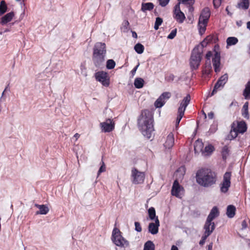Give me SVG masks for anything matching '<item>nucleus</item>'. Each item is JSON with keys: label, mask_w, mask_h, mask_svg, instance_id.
<instances>
[{"label": "nucleus", "mask_w": 250, "mask_h": 250, "mask_svg": "<svg viewBox=\"0 0 250 250\" xmlns=\"http://www.w3.org/2000/svg\"><path fill=\"white\" fill-rule=\"evenodd\" d=\"M231 173L227 172L225 173L223 177V181L221 184V190L222 192H226L230 186Z\"/></svg>", "instance_id": "ddd939ff"}, {"label": "nucleus", "mask_w": 250, "mask_h": 250, "mask_svg": "<svg viewBox=\"0 0 250 250\" xmlns=\"http://www.w3.org/2000/svg\"><path fill=\"white\" fill-rule=\"evenodd\" d=\"M174 76L173 75H170L167 78V80L169 81H173L174 80Z\"/></svg>", "instance_id": "4d7b16f0"}, {"label": "nucleus", "mask_w": 250, "mask_h": 250, "mask_svg": "<svg viewBox=\"0 0 250 250\" xmlns=\"http://www.w3.org/2000/svg\"><path fill=\"white\" fill-rule=\"evenodd\" d=\"M228 151L229 150L227 146H225L223 147L222 153L224 159H226L227 155L228 154Z\"/></svg>", "instance_id": "49530a36"}, {"label": "nucleus", "mask_w": 250, "mask_h": 250, "mask_svg": "<svg viewBox=\"0 0 250 250\" xmlns=\"http://www.w3.org/2000/svg\"><path fill=\"white\" fill-rule=\"evenodd\" d=\"M203 144L201 141L197 140L194 144V150L195 152L203 151Z\"/></svg>", "instance_id": "2f4dec72"}, {"label": "nucleus", "mask_w": 250, "mask_h": 250, "mask_svg": "<svg viewBox=\"0 0 250 250\" xmlns=\"http://www.w3.org/2000/svg\"><path fill=\"white\" fill-rule=\"evenodd\" d=\"M134 49L138 54H142L144 51V47L142 44L138 43L135 45Z\"/></svg>", "instance_id": "4c0bfd02"}, {"label": "nucleus", "mask_w": 250, "mask_h": 250, "mask_svg": "<svg viewBox=\"0 0 250 250\" xmlns=\"http://www.w3.org/2000/svg\"><path fill=\"white\" fill-rule=\"evenodd\" d=\"M96 80L100 82L104 86H108L110 83V78L107 72L100 71L95 74Z\"/></svg>", "instance_id": "6e6552de"}, {"label": "nucleus", "mask_w": 250, "mask_h": 250, "mask_svg": "<svg viewBox=\"0 0 250 250\" xmlns=\"http://www.w3.org/2000/svg\"><path fill=\"white\" fill-rule=\"evenodd\" d=\"M7 10V6L4 0H2L0 2V16L3 15Z\"/></svg>", "instance_id": "72a5a7b5"}, {"label": "nucleus", "mask_w": 250, "mask_h": 250, "mask_svg": "<svg viewBox=\"0 0 250 250\" xmlns=\"http://www.w3.org/2000/svg\"><path fill=\"white\" fill-rule=\"evenodd\" d=\"M211 40V38L207 37L206 39H205L201 43V44L203 46L206 45L208 42H209Z\"/></svg>", "instance_id": "603ef678"}, {"label": "nucleus", "mask_w": 250, "mask_h": 250, "mask_svg": "<svg viewBox=\"0 0 250 250\" xmlns=\"http://www.w3.org/2000/svg\"><path fill=\"white\" fill-rule=\"evenodd\" d=\"M169 0H159V4L162 7L166 6L169 2Z\"/></svg>", "instance_id": "09e8293b"}, {"label": "nucleus", "mask_w": 250, "mask_h": 250, "mask_svg": "<svg viewBox=\"0 0 250 250\" xmlns=\"http://www.w3.org/2000/svg\"><path fill=\"white\" fill-rule=\"evenodd\" d=\"M129 22L128 21L125 20L122 23V26L121 27V29L122 31H123L124 32H126L128 31L129 29Z\"/></svg>", "instance_id": "58836bf2"}, {"label": "nucleus", "mask_w": 250, "mask_h": 250, "mask_svg": "<svg viewBox=\"0 0 250 250\" xmlns=\"http://www.w3.org/2000/svg\"><path fill=\"white\" fill-rule=\"evenodd\" d=\"M190 96L189 95H187L184 99L181 102L180 106L178 109V116L176 121V126L177 127L179 123L184 115L185 110L189 104L190 101Z\"/></svg>", "instance_id": "423d86ee"}, {"label": "nucleus", "mask_w": 250, "mask_h": 250, "mask_svg": "<svg viewBox=\"0 0 250 250\" xmlns=\"http://www.w3.org/2000/svg\"><path fill=\"white\" fill-rule=\"evenodd\" d=\"M235 207L233 205H229L227 208V215L229 218H232L235 213Z\"/></svg>", "instance_id": "bb28decb"}, {"label": "nucleus", "mask_w": 250, "mask_h": 250, "mask_svg": "<svg viewBox=\"0 0 250 250\" xmlns=\"http://www.w3.org/2000/svg\"><path fill=\"white\" fill-rule=\"evenodd\" d=\"M239 133H243L247 130V125L245 122L241 121L238 122L237 127L235 128Z\"/></svg>", "instance_id": "b1692460"}, {"label": "nucleus", "mask_w": 250, "mask_h": 250, "mask_svg": "<svg viewBox=\"0 0 250 250\" xmlns=\"http://www.w3.org/2000/svg\"><path fill=\"white\" fill-rule=\"evenodd\" d=\"M35 206L39 209V211H37L36 214H46L49 210L48 207L45 205L35 204Z\"/></svg>", "instance_id": "412c9836"}, {"label": "nucleus", "mask_w": 250, "mask_h": 250, "mask_svg": "<svg viewBox=\"0 0 250 250\" xmlns=\"http://www.w3.org/2000/svg\"><path fill=\"white\" fill-rule=\"evenodd\" d=\"M132 33L133 37L135 38H136L137 37V35L135 32L132 31Z\"/></svg>", "instance_id": "e2e57ef3"}, {"label": "nucleus", "mask_w": 250, "mask_h": 250, "mask_svg": "<svg viewBox=\"0 0 250 250\" xmlns=\"http://www.w3.org/2000/svg\"><path fill=\"white\" fill-rule=\"evenodd\" d=\"M174 144V135L172 133L170 132L167 136L165 143L164 144V147L166 149H170L172 147Z\"/></svg>", "instance_id": "a211bd4d"}, {"label": "nucleus", "mask_w": 250, "mask_h": 250, "mask_svg": "<svg viewBox=\"0 0 250 250\" xmlns=\"http://www.w3.org/2000/svg\"><path fill=\"white\" fill-rule=\"evenodd\" d=\"M171 250H178L177 247L175 246H172Z\"/></svg>", "instance_id": "69168bd1"}, {"label": "nucleus", "mask_w": 250, "mask_h": 250, "mask_svg": "<svg viewBox=\"0 0 250 250\" xmlns=\"http://www.w3.org/2000/svg\"><path fill=\"white\" fill-rule=\"evenodd\" d=\"M131 181L134 184H140L144 182L145 174L143 172L139 171L135 168L131 170Z\"/></svg>", "instance_id": "0eeeda50"}, {"label": "nucleus", "mask_w": 250, "mask_h": 250, "mask_svg": "<svg viewBox=\"0 0 250 250\" xmlns=\"http://www.w3.org/2000/svg\"><path fill=\"white\" fill-rule=\"evenodd\" d=\"M100 125L103 132H110L114 129L115 124L113 120L107 119L104 122L101 123Z\"/></svg>", "instance_id": "9b49d317"}, {"label": "nucleus", "mask_w": 250, "mask_h": 250, "mask_svg": "<svg viewBox=\"0 0 250 250\" xmlns=\"http://www.w3.org/2000/svg\"><path fill=\"white\" fill-rule=\"evenodd\" d=\"M222 0H213V4L215 8H218L221 3Z\"/></svg>", "instance_id": "3c124183"}, {"label": "nucleus", "mask_w": 250, "mask_h": 250, "mask_svg": "<svg viewBox=\"0 0 250 250\" xmlns=\"http://www.w3.org/2000/svg\"><path fill=\"white\" fill-rule=\"evenodd\" d=\"M205 241H206L205 240H204V239L202 238L201 240L199 242V244L200 245L202 246V245H203L205 244Z\"/></svg>", "instance_id": "680f3d73"}, {"label": "nucleus", "mask_w": 250, "mask_h": 250, "mask_svg": "<svg viewBox=\"0 0 250 250\" xmlns=\"http://www.w3.org/2000/svg\"><path fill=\"white\" fill-rule=\"evenodd\" d=\"M242 116L247 119H249V103L248 102H246L244 104L242 109Z\"/></svg>", "instance_id": "cd10ccee"}, {"label": "nucleus", "mask_w": 250, "mask_h": 250, "mask_svg": "<svg viewBox=\"0 0 250 250\" xmlns=\"http://www.w3.org/2000/svg\"><path fill=\"white\" fill-rule=\"evenodd\" d=\"M211 233L210 232H208V231H205L202 238L206 240L207 239V238H208V237L211 234Z\"/></svg>", "instance_id": "864d4df0"}, {"label": "nucleus", "mask_w": 250, "mask_h": 250, "mask_svg": "<svg viewBox=\"0 0 250 250\" xmlns=\"http://www.w3.org/2000/svg\"><path fill=\"white\" fill-rule=\"evenodd\" d=\"M207 24L208 22L207 21L199 20L198 27L199 32L200 35H202L205 32Z\"/></svg>", "instance_id": "5701e85b"}, {"label": "nucleus", "mask_w": 250, "mask_h": 250, "mask_svg": "<svg viewBox=\"0 0 250 250\" xmlns=\"http://www.w3.org/2000/svg\"><path fill=\"white\" fill-rule=\"evenodd\" d=\"M213 66L215 72L218 73L221 70L220 67V55L218 52H215L212 58Z\"/></svg>", "instance_id": "2eb2a0df"}, {"label": "nucleus", "mask_w": 250, "mask_h": 250, "mask_svg": "<svg viewBox=\"0 0 250 250\" xmlns=\"http://www.w3.org/2000/svg\"><path fill=\"white\" fill-rule=\"evenodd\" d=\"M247 28L250 30V21H248L247 23Z\"/></svg>", "instance_id": "338daca9"}, {"label": "nucleus", "mask_w": 250, "mask_h": 250, "mask_svg": "<svg viewBox=\"0 0 250 250\" xmlns=\"http://www.w3.org/2000/svg\"><path fill=\"white\" fill-rule=\"evenodd\" d=\"M112 240L117 246L126 247L129 246V242L121 235V232L118 229H113Z\"/></svg>", "instance_id": "39448f33"}, {"label": "nucleus", "mask_w": 250, "mask_h": 250, "mask_svg": "<svg viewBox=\"0 0 250 250\" xmlns=\"http://www.w3.org/2000/svg\"><path fill=\"white\" fill-rule=\"evenodd\" d=\"M139 65H140V64H139V63H138V64L132 70L131 73L133 76L135 75L136 72Z\"/></svg>", "instance_id": "5fc2aeb1"}, {"label": "nucleus", "mask_w": 250, "mask_h": 250, "mask_svg": "<svg viewBox=\"0 0 250 250\" xmlns=\"http://www.w3.org/2000/svg\"><path fill=\"white\" fill-rule=\"evenodd\" d=\"M211 56H212V53L210 51L208 52L207 53L206 56V57L207 59L208 60V62L207 61L206 63V66L204 68L203 72L204 73H205L206 74H209L211 71L212 67H211V65L210 62V57H211Z\"/></svg>", "instance_id": "6ab92c4d"}, {"label": "nucleus", "mask_w": 250, "mask_h": 250, "mask_svg": "<svg viewBox=\"0 0 250 250\" xmlns=\"http://www.w3.org/2000/svg\"><path fill=\"white\" fill-rule=\"evenodd\" d=\"M143 250H155V246L152 242L148 241L145 244Z\"/></svg>", "instance_id": "c9c22d12"}, {"label": "nucleus", "mask_w": 250, "mask_h": 250, "mask_svg": "<svg viewBox=\"0 0 250 250\" xmlns=\"http://www.w3.org/2000/svg\"><path fill=\"white\" fill-rule=\"evenodd\" d=\"M214 150V147L211 145H208L205 146L204 150L202 151V153L204 155H210Z\"/></svg>", "instance_id": "7c9ffc66"}, {"label": "nucleus", "mask_w": 250, "mask_h": 250, "mask_svg": "<svg viewBox=\"0 0 250 250\" xmlns=\"http://www.w3.org/2000/svg\"><path fill=\"white\" fill-rule=\"evenodd\" d=\"M218 215V210L216 207H214L211 210L210 213L209 214L207 219L212 221L215 218L217 217Z\"/></svg>", "instance_id": "393cba45"}, {"label": "nucleus", "mask_w": 250, "mask_h": 250, "mask_svg": "<svg viewBox=\"0 0 250 250\" xmlns=\"http://www.w3.org/2000/svg\"><path fill=\"white\" fill-rule=\"evenodd\" d=\"M196 181L205 187L211 186L215 183L214 173L209 169H201L196 174Z\"/></svg>", "instance_id": "7ed1b4c3"}, {"label": "nucleus", "mask_w": 250, "mask_h": 250, "mask_svg": "<svg viewBox=\"0 0 250 250\" xmlns=\"http://www.w3.org/2000/svg\"><path fill=\"white\" fill-rule=\"evenodd\" d=\"M115 62L113 60H108L106 62V67L108 69H112L114 68L115 66Z\"/></svg>", "instance_id": "ea45409f"}, {"label": "nucleus", "mask_w": 250, "mask_h": 250, "mask_svg": "<svg viewBox=\"0 0 250 250\" xmlns=\"http://www.w3.org/2000/svg\"><path fill=\"white\" fill-rule=\"evenodd\" d=\"M177 29H175L171 31L170 33L168 35L167 38L168 39H173L176 35Z\"/></svg>", "instance_id": "c03bdc74"}, {"label": "nucleus", "mask_w": 250, "mask_h": 250, "mask_svg": "<svg viewBox=\"0 0 250 250\" xmlns=\"http://www.w3.org/2000/svg\"><path fill=\"white\" fill-rule=\"evenodd\" d=\"M148 216L150 220H155L157 216H156V211L154 208L151 207L148 210Z\"/></svg>", "instance_id": "e433bc0d"}, {"label": "nucleus", "mask_w": 250, "mask_h": 250, "mask_svg": "<svg viewBox=\"0 0 250 250\" xmlns=\"http://www.w3.org/2000/svg\"><path fill=\"white\" fill-rule=\"evenodd\" d=\"M154 8V5L151 2L143 3L142 4L141 10L143 12L147 10L150 11Z\"/></svg>", "instance_id": "c85d7f7f"}, {"label": "nucleus", "mask_w": 250, "mask_h": 250, "mask_svg": "<svg viewBox=\"0 0 250 250\" xmlns=\"http://www.w3.org/2000/svg\"><path fill=\"white\" fill-rule=\"evenodd\" d=\"M80 135L78 133H76L74 136H73V138H75V141H76L78 138L80 137Z\"/></svg>", "instance_id": "bf43d9fd"}, {"label": "nucleus", "mask_w": 250, "mask_h": 250, "mask_svg": "<svg viewBox=\"0 0 250 250\" xmlns=\"http://www.w3.org/2000/svg\"><path fill=\"white\" fill-rule=\"evenodd\" d=\"M189 10L190 11H191H191H192L193 10V7H189Z\"/></svg>", "instance_id": "774afa93"}, {"label": "nucleus", "mask_w": 250, "mask_h": 250, "mask_svg": "<svg viewBox=\"0 0 250 250\" xmlns=\"http://www.w3.org/2000/svg\"><path fill=\"white\" fill-rule=\"evenodd\" d=\"M213 116H214V114L212 112H210L208 113V117L209 119H213Z\"/></svg>", "instance_id": "6e6d98bb"}, {"label": "nucleus", "mask_w": 250, "mask_h": 250, "mask_svg": "<svg viewBox=\"0 0 250 250\" xmlns=\"http://www.w3.org/2000/svg\"><path fill=\"white\" fill-rule=\"evenodd\" d=\"M209 17V10L208 8H205L202 10L199 18V20L208 22Z\"/></svg>", "instance_id": "aec40b11"}, {"label": "nucleus", "mask_w": 250, "mask_h": 250, "mask_svg": "<svg viewBox=\"0 0 250 250\" xmlns=\"http://www.w3.org/2000/svg\"><path fill=\"white\" fill-rule=\"evenodd\" d=\"M202 59L201 52L198 47H195L191 53L190 59V66L192 69H197L200 65Z\"/></svg>", "instance_id": "20e7f679"}, {"label": "nucleus", "mask_w": 250, "mask_h": 250, "mask_svg": "<svg viewBox=\"0 0 250 250\" xmlns=\"http://www.w3.org/2000/svg\"><path fill=\"white\" fill-rule=\"evenodd\" d=\"M238 133V131L235 128H233V130L230 131V135L232 138H235L237 137Z\"/></svg>", "instance_id": "de8ad7c7"}, {"label": "nucleus", "mask_w": 250, "mask_h": 250, "mask_svg": "<svg viewBox=\"0 0 250 250\" xmlns=\"http://www.w3.org/2000/svg\"><path fill=\"white\" fill-rule=\"evenodd\" d=\"M171 96V93L168 92H165L162 93L155 102L154 105L156 108L162 107L166 103V101Z\"/></svg>", "instance_id": "f8f14e48"}, {"label": "nucleus", "mask_w": 250, "mask_h": 250, "mask_svg": "<svg viewBox=\"0 0 250 250\" xmlns=\"http://www.w3.org/2000/svg\"><path fill=\"white\" fill-rule=\"evenodd\" d=\"M242 226H243V228H246V222L245 221H243L242 222Z\"/></svg>", "instance_id": "0e129e2a"}, {"label": "nucleus", "mask_w": 250, "mask_h": 250, "mask_svg": "<svg viewBox=\"0 0 250 250\" xmlns=\"http://www.w3.org/2000/svg\"><path fill=\"white\" fill-rule=\"evenodd\" d=\"M135 230L138 232H141L142 231V228L140 224L138 222H135Z\"/></svg>", "instance_id": "8fccbe9b"}, {"label": "nucleus", "mask_w": 250, "mask_h": 250, "mask_svg": "<svg viewBox=\"0 0 250 250\" xmlns=\"http://www.w3.org/2000/svg\"><path fill=\"white\" fill-rule=\"evenodd\" d=\"M243 24V22L242 21L240 20V21H236V24L238 26V27H240L242 26Z\"/></svg>", "instance_id": "13d9d810"}, {"label": "nucleus", "mask_w": 250, "mask_h": 250, "mask_svg": "<svg viewBox=\"0 0 250 250\" xmlns=\"http://www.w3.org/2000/svg\"><path fill=\"white\" fill-rule=\"evenodd\" d=\"M163 22V20L162 18H159V17H157L156 19V21H155V24H154V28L155 29V30H158L159 27V26L160 25H161V24Z\"/></svg>", "instance_id": "79ce46f5"}, {"label": "nucleus", "mask_w": 250, "mask_h": 250, "mask_svg": "<svg viewBox=\"0 0 250 250\" xmlns=\"http://www.w3.org/2000/svg\"><path fill=\"white\" fill-rule=\"evenodd\" d=\"M10 28H6L3 31L0 32V35L2 34L3 33L8 32H10Z\"/></svg>", "instance_id": "052dcab7"}, {"label": "nucleus", "mask_w": 250, "mask_h": 250, "mask_svg": "<svg viewBox=\"0 0 250 250\" xmlns=\"http://www.w3.org/2000/svg\"><path fill=\"white\" fill-rule=\"evenodd\" d=\"M160 222L158 217H156L154 223H150L148 225V231L152 234H156L158 232Z\"/></svg>", "instance_id": "dca6fc26"}, {"label": "nucleus", "mask_w": 250, "mask_h": 250, "mask_svg": "<svg viewBox=\"0 0 250 250\" xmlns=\"http://www.w3.org/2000/svg\"><path fill=\"white\" fill-rule=\"evenodd\" d=\"M204 228L205 231L212 233L215 229L214 223L207 219Z\"/></svg>", "instance_id": "4be33fe9"}, {"label": "nucleus", "mask_w": 250, "mask_h": 250, "mask_svg": "<svg viewBox=\"0 0 250 250\" xmlns=\"http://www.w3.org/2000/svg\"><path fill=\"white\" fill-rule=\"evenodd\" d=\"M15 14L13 11H11L3 16L0 20V23L2 25H5L10 22L15 17Z\"/></svg>", "instance_id": "f3484780"}, {"label": "nucleus", "mask_w": 250, "mask_h": 250, "mask_svg": "<svg viewBox=\"0 0 250 250\" xmlns=\"http://www.w3.org/2000/svg\"><path fill=\"white\" fill-rule=\"evenodd\" d=\"M106 170V167H105V166L104 165V163L103 161L102 162V165L100 167L99 170H98V176L100 175V174L103 172H104Z\"/></svg>", "instance_id": "37998d69"}, {"label": "nucleus", "mask_w": 250, "mask_h": 250, "mask_svg": "<svg viewBox=\"0 0 250 250\" xmlns=\"http://www.w3.org/2000/svg\"><path fill=\"white\" fill-rule=\"evenodd\" d=\"M144 80L141 78H137L134 80V84L136 88H142L144 85Z\"/></svg>", "instance_id": "c756f323"}, {"label": "nucleus", "mask_w": 250, "mask_h": 250, "mask_svg": "<svg viewBox=\"0 0 250 250\" xmlns=\"http://www.w3.org/2000/svg\"><path fill=\"white\" fill-rule=\"evenodd\" d=\"M184 193V188L180 185L178 180H175L171 189V194L176 197L181 198Z\"/></svg>", "instance_id": "1a4fd4ad"}, {"label": "nucleus", "mask_w": 250, "mask_h": 250, "mask_svg": "<svg viewBox=\"0 0 250 250\" xmlns=\"http://www.w3.org/2000/svg\"><path fill=\"white\" fill-rule=\"evenodd\" d=\"M106 53V46L104 43L97 42L94 45L92 60L96 66L100 67L104 64Z\"/></svg>", "instance_id": "f03ea898"}, {"label": "nucleus", "mask_w": 250, "mask_h": 250, "mask_svg": "<svg viewBox=\"0 0 250 250\" xmlns=\"http://www.w3.org/2000/svg\"><path fill=\"white\" fill-rule=\"evenodd\" d=\"M179 1V3L182 2L185 4H192L194 2V0H178Z\"/></svg>", "instance_id": "a18cd8bd"}, {"label": "nucleus", "mask_w": 250, "mask_h": 250, "mask_svg": "<svg viewBox=\"0 0 250 250\" xmlns=\"http://www.w3.org/2000/svg\"><path fill=\"white\" fill-rule=\"evenodd\" d=\"M238 7L243 9H248L249 7V0H241V1L238 3Z\"/></svg>", "instance_id": "473e14b6"}, {"label": "nucleus", "mask_w": 250, "mask_h": 250, "mask_svg": "<svg viewBox=\"0 0 250 250\" xmlns=\"http://www.w3.org/2000/svg\"><path fill=\"white\" fill-rule=\"evenodd\" d=\"M185 174V168L184 167H180L175 172V175L179 179H182Z\"/></svg>", "instance_id": "f704fd0d"}, {"label": "nucleus", "mask_w": 250, "mask_h": 250, "mask_svg": "<svg viewBox=\"0 0 250 250\" xmlns=\"http://www.w3.org/2000/svg\"><path fill=\"white\" fill-rule=\"evenodd\" d=\"M238 42V40L237 38L234 37H230L227 39V48H228L229 46L234 45Z\"/></svg>", "instance_id": "a878e982"}, {"label": "nucleus", "mask_w": 250, "mask_h": 250, "mask_svg": "<svg viewBox=\"0 0 250 250\" xmlns=\"http://www.w3.org/2000/svg\"><path fill=\"white\" fill-rule=\"evenodd\" d=\"M152 113L148 110L142 112L138 119V125L142 134L147 139H150L154 131Z\"/></svg>", "instance_id": "f257e3e1"}, {"label": "nucleus", "mask_w": 250, "mask_h": 250, "mask_svg": "<svg viewBox=\"0 0 250 250\" xmlns=\"http://www.w3.org/2000/svg\"><path fill=\"white\" fill-rule=\"evenodd\" d=\"M173 17L180 23H183L186 19L185 14L180 10V3H178L174 7Z\"/></svg>", "instance_id": "4468645a"}, {"label": "nucleus", "mask_w": 250, "mask_h": 250, "mask_svg": "<svg viewBox=\"0 0 250 250\" xmlns=\"http://www.w3.org/2000/svg\"><path fill=\"white\" fill-rule=\"evenodd\" d=\"M243 95L246 99H248L249 98V96L250 95V81L248 82L244 91Z\"/></svg>", "instance_id": "a19ab883"}, {"label": "nucleus", "mask_w": 250, "mask_h": 250, "mask_svg": "<svg viewBox=\"0 0 250 250\" xmlns=\"http://www.w3.org/2000/svg\"><path fill=\"white\" fill-rule=\"evenodd\" d=\"M228 81V75L227 74H225L222 76L217 83H215L214 88L211 93V95H213L218 90L221 89L223 88L225 84Z\"/></svg>", "instance_id": "9d476101"}]
</instances>
